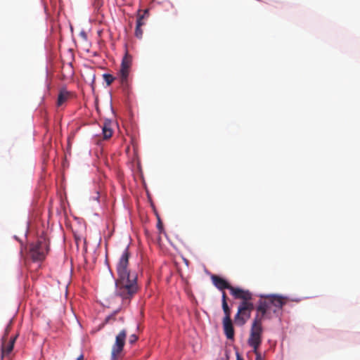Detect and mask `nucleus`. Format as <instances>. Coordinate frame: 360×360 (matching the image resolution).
Listing matches in <instances>:
<instances>
[{
	"label": "nucleus",
	"instance_id": "1",
	"mask_svg": "<svg viewBox=\"0 0 360 360\" xmlns=\"http://www.w3.org/2000/svg\"><path fill=\"white\" fill-rule=\"evenodd\" d=\"M115 295L120 297L124 304H128L139 290L137 274H133L129 277L115 278Z\"/></svg>",
	"mask_w": 360,
	"mask_h": 360
},
{
	"label": "nucleus",
	"instance_id": "2",
	"mask_svg": "<svg viewBox=\"0 0 360 360\" xmlns=\"http://www.w3.org/2000/svg\"><path fill=\"white\" fill-rule=\"evenodd\" d=\"M243 297H234L242 300L238 308V312L235 316V321L240 325H243L251 316L254 309V304L251 302L252 293L248 290L243 289Z\"/></svg>",
	"mask_w": 360,
	"mask_h": 360
},
{
	"label": "nucleus",
	"instance_id": "3",
	"mask_svg": "<svg viewBox=\"0 0 360 360\" xmlns=\"http://www.w3.org/2000/svg\"><path fill=\"white\" fill-rule=\"evenodd\" d=\"M263 332L262 317L257 314L253 320L250 335L248 339V344L256 352L262 343V334Z\"/></svg>",
	"mask_w": 360,
	"mask_h": 360
},
{
	"label": "nucleus",
	"instance_id": "4",
	"mask_svg": "<svg viewBox=\"0 0 360 360\" xmlns=\"http://www.w3.org/2000/svg\"><path fill=\"white\" fill-rule=\"evenodd\" d=\"M130 256L129 248H126L116 263L115 267L117 275L116 278L129 277L133 274H137L136 272L131 271L129 268V259Z\"/></svg>",
	"mask_w": 360,
	"mask_h": 360
},
{
	"label": "nucleus",
	"instance_id": "5",
	"mask_svg": "<svg viewBox=\"0 0 360 360\" xmlns=\"http://www.w3.org/2000/svg\"><path fill=\"white\" fill-rule=\"evenodd\" d=\"M49 250V243L44 238L30 245V254L34 261L44 260Z\"/></svg>",
	"mask_w": 360,
	"mask_h": 360
},
{
	"label": "nucleus",
	"instance_id": "6",
	"mask_svg": "<svg viewBox=\"0 0 360 360\" xmlns=\"http://www.w3.org/2000/svg\"><path fill=\"white\" fill-rule=\"evenodd\" d=\"M211 280L213 285L222 292H224L225 289L230 290L231 294L233 297H243V289L240 288H236L229 284V283L224 278L217 275H212Z\"/></svg>",
	"mask_w": 360,
	"mask_h": 360
},
{
	"label": "nucleus",
	"instance_id": "7",
	"mask_svg": "<svg viewBox=\"0 0 360 360\" xmlns=\"http://www.w3.org/2000/svg\"><path fill=\"white\" fill-rule=\"evenodd\" d=\"M272 309L273 306L270 299V295L265 297L261 296V299L258 301L257 306L256 307V310L257 311V314H259V317H262V320L264 316H268L271 314Z\"/></svg>",
	"mask_w": 360,
	"mask_h": 360
},
{
	"label": "nucleus",
	"instance_id": "8",
	"mask_svg": "<svg viewBox=\"0 0 360 360\" xmlns=\"http://www.w3.org/2000/svg\"><path fill=\"white\" fill-rule=\"evenodd\" d=\"M9 331V327L8 326L6 329V332L2 338V343H1V359L6 355H8L13 349L14 344L17 336L11 337L8 340H7V335Z\"/></svg>",
	"mask_w": 360,
	"mask_h": 360
},
{
	"label": "nucleus",
	"instance_id": "9",
	"mask_svg": "<svg viewBox=\"0 0 360 360\" xmlns=\"http://www.w3.org/2000/svg\"><path fill=\"white\" fill-rule=\"evenodd\" d=\"M130 66L131 58L129 56L126 55L122 59L120 70V80L122 86H127V79Z\"/></svg>",
	"mask_w": 360,
	"mask_h": 360
},
{
	"label": "nucleus",
	"instance_id": "10",
	"mask_svg": "<svg viewBox=\"0 0 360 360\" xmlns=\"http://www.w3.org/2000/svg\"><path fill=\"white\" fill-rule=\"evenodd\" d=\"M127 337V333L124 330H122L119 333V334L116 336L115 342L112 346V355L115 356L119 354L123 349L125 339Z\"/></svg>",
	"mask_w": 360,
	"mask_h": 360
},
{
	"label": "nucleus",
	"instance_id": "11",
	"mask_svg": "<svg viewBox=\"0 0 360 360\" xmlns=\"http://www.w3.org/2000/svg\"><path fill=\"white\" fill-rule=\"evenodd\" d=\"M270 299L273 306L272 313L276 314L281 310L286 303V299L281 295H270Z\"/></svg>",
	"mask_w": 360,
	"mask_h": 360
},
{
	"label": "nucleus",
	"instance_id": "12",
	"mask_svg": "<svg viewBox=\"0 0 360 360\" xmlns=\"http://www.w3.org/2000/svg\"><path fill=\"white\" fill-rule=\"evenodd\" d=\"M74 75V70L71 63L63 64L61 69L60 79L63 81L70 80Z\"/></svg>",
	"mask_w": 360,
	"mask_h": 360
},
{
	"label": "nucleus",
	"instance_id": "13",
	"mask_svg": "<svg viewBox=\"0 0 360 360\" xmlns=\"http://www.w3.org/2000/svg\"><path fill=\"white\" fill-rule=\"evenodd\" d=\"M223 327L224 333L228 339H233L234 337V329L231 319L224 318Z\"/></svg>",
	"mask_w": 360,
	"mask_h": 360
},
{
	"label": "nucleus",
	"instance_id": "14",
	"mask_svg": "<svg viewBox=\"0 0 360 360\" xmlns=\"http://www.w3.org/2000/svg\"><path fill=\"white\" fill-rule=\"evenodd\" d=\"M71 97V92L68 91L65 89H60L57 99V106H63Z\"/></svg>",
	"mask_w": 360,
	"mask_h": 360
},
{
	"label": "nucleus",
	"instance_id": "15",
	"mask_svg": "<svg viewBox=\"0 0 360 360\" xmlns=\"http://www.w3.org/2000/svg\"><path fill=\"white\" fill-rule=\"evenodd\" d=\"M102 136L104 139H110L112 135V129H111V122H105L101 127Z\"/></svg>",
	"mask_w": 360,
	"mask_h": 360
},
{
	"label": "nucleus",
	"instance_id": "16",
	"mask_svg": "<svg viewBox=\"0 0 360 360\" xmlns=\"http://www.w3.org/2000/svg\"><path fill=\"white\" fill-rule=\"evenodd\" d=\"M221 305L225 314L224 318L231 319V309L227 303V296L225 292H223L221 295Z\"/></svg>",
	"mask_w": 360,
	"mask_h": 360
},
{
	"label": "nucleus",
	"instance_id": "17",
	"mask_svg": "<svg viewBox=\"0 0 360 360\" xmlns=\"http://www.w3.org/2000/svg\"><path fill=\"white\" fill-rule=\"evenodd\" d=\"M141 11L139 10L137 16L136 25H138L139 22H140L141 27H142L145 25L144 19L148 17V10H144L142 14H141Z\"/></svg>",
	"mask_w": 360,
	"mask_h": 360
},
{
	"label": "nucleus",
	"instance_id": "18",
	"mask_svg": "<svg viewBox=\"0 0 360 360\" xmlns=\"http://www.w3.org/2000/svg\"><path fill=\"white\" fill-rule=\"evenodd\" d=\"M83 249H84V252L83 263L80 264L79 265H82L84 269L85 270H87L88 268H89V266H88V261H87V256H86L87 249H88V244H87L86 239H84V248H83Z\"/></svg>",
	"mask_w": 360,
	"mask_h": 360
},
{
	"label": "nucleus",
	"instance_id": "19",
	"mask_svg": "<svg viewBox=\"0 0 360 360\" xmlns=\"http://www.w3.org/2000/svg\"><path fill=\"white\" fill-rule=\"evenodd\" d=\"M135 36H136L137 38H139V39H141V38H142V36H143V30H142V29H141V24H140V22H139V24L136 25V29H135Z\"/></svg>",
	"mask_w": 360,
	"mask_h": 360
},
{
	"label": "nucleus",
	"instance_id": "20",
	"mask_svg": "<svg viewBox=\"0 0 360 360\" xmlns=\"http://www.w3.org/2000/svg\"><path fill=\"white\" fill-rule=\"evenodd\" d=\"M103 77H104L105 82H106V84L108 85L111 84L115 79V77L110 74H104Z\"/></svg>",
	"mask_w": 360,
	"mask_h": 360
},
{
	"label": "nucleus",
	"instance_id": "21",
	"mask_svg": "<svg viewBox=\"0 0 360 360\" xmlns=\"http://www.w3.org/2000/svg\"><path fill=\"white\" fill-rule=\"evenodd\" d=\"M137 339H138V337L136 335H131L129 337V342L131 344H133L137 340Z\"/></svg>",
	"mask_w": 360,
	"mask_h": 360
},
{
	"label": "nucleus",
	"instance_id": "22",
	"mask_svg": "<svg viewBox=\"0 0 360 360\" xmlns=\"http://www.w3.org/2000/svg\"><path fill=\"white\" fill-rule=\"evenodd\" d=\"M79 35H80V37H82V39H83L84 41H87L88 36H87V34H86L85 32H84V31L81 32H80V34H79Z\"/></svg>",
	"mask_w": 360,
	"mask_h": 360
},
{
	"label": "nucleus",
	"instance_id": "23",
	"mask_svg": "<svg viewBox=\"0 0 360 360\" xmlns=\"http://www.w3.org/2000/svg\"><path fill=\"white\" fill-rule=\"evenodd\" d=\"M94 105H95V108H96V111L98 112V113H100V110H99V108H98V98L97 97L95 98Z\"/></svg>",
	"mask_w": 360,
	"mask_h": 360
},
{
	"label": "nucleus",
	"instance_id": "24",
	"mask_svg": "<svg viewBox=\"0 0 360 360\" xmlns=\"http://www.w3.org/2000/svg\"><path fill=\"white\" fill-rule=\"evenodd\" d=\"M254 353L256 354V359L255 360H263L260 353L258 352V349L256 350V352H254Z\"/></svg>",
	"mask_w": 360,
	"mask_h": 360
},
{
	"label": "nucleus",
	"instance_id": "25",
	"mask_svg": "<svg viewBox=\"0 0 360 360\" xmlns=\"http://www.w3.org/2000/svg\"><path fill=\"white\" fill-rule=\"evenodd\" d=\"M157 227L158 229H159L160 231H162V224L161 222V221L159 219L158 220V224H157Z\"/></svg>",
	"mask_w": 360,
	"mask_h": 360
},
{
	"label": "nucleus",
	"instance_id": "26",
	"mask_svg": "<svg viewBox=\"0 0 360 360\" xmlns=\"http://www.w3.org/2000/svg\"><path fill=\"white\" fill-rule=\"evenodd\" d=\"M114 319V316H108V317L105 319V323H103L102 324V326H104V324H105V323L108 322V321H109L110 319Z\"/></svg>",
	"mask_w": 360,
	"mask_h": 360
},
{
	"label": "nucleus",
	"instance_id": "27",
	"mask_svg": "<svg viewBox=\"0 0 360 360\" xmlns=\"http://www.w3.org/2000/svg\"><path fill=\"white\" fill-rule=\"evenodd\" d=\"M236 360H243L238 352L236 353Z\"/></svg>",
	"mask_w": 360,
	"mask_h": 360
},
{
	"label": "nucleus",
	"instance_id": "28",
	"mask_svg": "<svg viewBox=\"0 0 360 360\" xmlns=\"http://www.w3.org/2000/svg\"><path fill=\"white\" fill-rule=\"evenodd\" d=\"M96 196L94 197V198L96 199V200H98V199L100 198L99 192L96 191Z\"/></svg>",
	"mask_w": 360,
	"mask_h": 360
},
{
	"label": "nucleus",
	"instance_id": "29",
	"mask_svg": "<svg viewBox=\"0 0 360 360\" xmlns=\"http://www.w3.org/2000/svg\"><path fill=\"white\" fill-rule=\"evenodd\" d=\"M77 360H84V355L80 354L77 358Z\"/></svg>",
	"mask_w": 360,
	"mask_h": 360
}]
</instances>
